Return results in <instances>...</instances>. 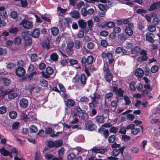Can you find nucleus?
<instances>
[{
	"instance_id": "obj_54",
	"label": "nucleus",
	"mask_w": 160,
	"mask_h": 160,
	"mask_svg": "<svg viewBox=\"0 0 160 160\" xmlns=\"http://www.w3.org/2000/svg\"><path fill=\"white\" fill-rule=\"evenodd\" d=\"M62 133V132H58L56 134H55L54 132L52 130V131L49 134L50 136L52 137H56L58 136L60 134Z\"/></svg>"
},
{
	"instance_id": "obj_51",
	"label": "nucleus",
	"mask_w": 160,
	"mask_h": 160,
	"mask_svg": "<svg viewBox=\"0 0 160 160\" xmlns=\"http://www.w3.org/2000/svg\"><path fill=\"white\" fill-rule=\"evenodd\" d=\"M74 44L73 42H68L67 46L66 48L73 49Z\"/></svg>"
},
{
	"instance_id": "obj_60",
	"label": "nucleus",
	"mask_w": 160,
	"mask_h": 160,
	"mask_svg": "<svg viewBox=\"0 0 160 160\" xmlns=\"http://www.w3.org/2000/svg\"><path fill=\"white\" fill-rule=\"evenodd\" d=\"M14 160H23V158L21 154H17L14 157Z\"/></svg>"
},
{
	"instance_id": "obj_1",
	"label": "nucleus",
	"mask_w": 160,
	"mask_h": 160,
	"mask_svg": "<svg viewBox=\"0 0 160 160\" xmlns=\"http://www.w3.org/2000/svg\"><path fill=\"white\" fill-rule=\"evenodd\" d=\"M19 25L22 26L24 28L27 29L31 28L33 26L31 22L26 19H23L19 23Z\"/></svg>"
},
{
	"instance_id": "obj_27",
	"label": "nucleus",
	"mask_w": 160,
	"mask_h": 160,
	"mask_svg": "<svg viewBox=\"0 0 160 160\" xmlns=\"http://www.w3.org/2000/svg\"><path fill=\"white\" fill-rule=\"evenodd\" d=\"M43 47L46 48L47 49L49 48V41L48 39L45 40L42 44Z\"/></svg>"
},
{
	"instance_id": "obj_19",
	"label": "nucleus",
	"mask_w": 160,
	"mask_h": 160,
	"mask_svg": "<svg viewBox=\"0 0 160 160\" xmlns=\"http://www.w3.org/2000/svg\"><path fill=\"white\" fill-rule=\"evenodd\" d=\"M40 34V31L38 28L34 29L32 33V36L35 38H37L39 36Z\"/></svg>"
},
{
	"instance_id": "obj_39",
	"label": "nucleus",
	"mask_w": 160,
	"mask_h": 160,
	"mask_svg": "<svg viewBox=\"0 0 160 160\" xmlns=\"http://www.w3.org/2000/svg\"><path fill=\"white\" fill-rule=\"evenodd\" d=\"M29 129L30 132L32 133H35L38 130L37 127L33 125H31L29 127Z\"/></svg>"
},
{
	"instance_id": "obj_12",
	"label": "nucleus",
	"mask_w": 160,
	"mask_h": 160,
	"mask_svg": "<svg viewBox=\"0 0 160 160\" xmlns=\"http://www.w3.org/2000/svg\"><path fill=\"white\" fill-rule=\"evenodd\" d=\"M154 35L150 32H147L146 34V40L149 42L153 43L154 40L153 39L154 38Z\"/></svg>"
},
{
	"instance_id": "obj_41",
	"label": "nucleus",
	"mask_w": 160,
	"mask_h": 160,
	"mask_svg": "<svg viewBox=\"0 0 160 160\" xmlns=\"http://www.w3.org/2000/svg\"><path fill=\"white\" fill-rule=\"evenodd\" d=\"M147 29L149 31L153 32L156 30V28L153 25H150L148 26Z\"/></svg>"
},
{
	"instance_id": "obj_52",
	"label": "nucleus",
	"mask_w": 160,
	"mask_h": 160,
	"mask_svg": "<svg viewBox=\"0 0 160 160\" xmlns=\"http://www.w3.org/2000/svg\"><path fill=\"white\" fill-rule=\"evenodd\" d=\"M34 160H41V156L39 152L37 151L36 152Z\"/></svg>"
},
{
	"instance_id": "obj_26",
	"label": "nucleus",
	"mask_w": 160,
	"mask_h": 160,
	"mask_svg": "<svg viewBox=\"0 0 160 160\" xmlns=\"http://www.w3.org/2000/svg\"><path fill=\"white\" fill-rule=\"evenodd\" d=\"M7 16V12L3 7H0V16L5 17Z\"/></svg>"
},
{
	"instance_id": "obj_17",
	"label": "nucleus",
	"mask_w": 160,
	"mask_h": 160,
	"mask_svg": "<svg viewBox=\"0 0 160 160\" xmlns=\"http://www.w3.org/2000/svg\"><path fill=\"white\" fill-rule=\"evenodd\" d=\"M92 150L95 153H104L106 151V150L103 149L98 148H97L94 147L92 149Z\"/></svg>"
},
{
	"instance_id": "obj_20",
	"label": "nucleus",
	"mask_w": 160,
	"mask_h": 160,
	"mask_svg": "<svg viewBox=\"0 0 160 160\" xmlns=\"http://www.w3.org/2000/svg\"><path fill=\"white\" fill-rule=\"evenodd\" d=\"M141 51L140 48L138 46H136L132 49L131 52L132 54H136Z\"/></svg>"
},
{
	"instance_id": "obj_40",
	"label": "nucleus",
	"mask_w": 160,
	"mask_h": 160,
	"mask_svg": "<svg viewBox=\"0 0 160 160\" xmlns=\"http://www.w3.org/2000/svg\"><path fill=\"white\" fill-rule=\"evenodd\" d=\"M20 117L21 119L23 120L25 122H27L28 120V119L27 115L24 113H21Z\"/></svg>"
},
{
	"instance_id": "obj_16",
	"label": "nucleus",
	"mask_w": 160,
	"mask_h": 160,
	"mask_svg": "<svg viewBox=\"0 0 160 160\" xmlns=\"http://www.w3.org/2000/svg\"><path fill=\"white\" fill-rule=\"evenodd\" d=\"M22 36L24 40L30 38V32L28 31L22 32Z\"/></svg>"
},
{
	"instance_id": "obj_29",
	"label": "nucleus",
	"mask_w": 160,
	"mask_h": 160,
	"mask_svg": "<svg viewBox=\"0 0 160 160\" xmlns=\"http://www.w3.org/2000/svg\"><path fill=\"white\" fill-rule=\"evenodd\" d=\"M98 7L99 9L102 11H104L105 10L106 11L108 9V6L107 5H103L101 4H98Z\"/></svg>"
},
{
	"instance_id": "obj_10",
	"label": "nucleus",
	"mask_w": 160,
	"mask_h": 160,
	"mask_svg": "<svg viewBox=\"0 0 160 160\" xmlns=\"http://www.w3.org/2000/svg\"><path fill=\"white\" fill-rule=\"evenodd\" d=\"M8 94V97L9 99H13L16 97L18 95L15 92H12L11 90H7L5 92L4 95Z\"/></svg>"
},
{
	"instance_id": "obj_42",
	"label": "nucleus",
	"mask_w": 160,
	"mask_h": 160,
	"mask_svg": "<svg viewBox=\"0 0 160 160\" xmlns=\"http://www.w3.org/2000/svg\"><path fill=\"white\" fill-rule=\"evenodd\" d=\"M67 102L68 105L71 106H73L75 105V102L74 101L71 99H68Z\"/></svg>"
},
{
	"instance_id": "obj_23",
	"label": "nucleus",
	"mask_w": 160,
	"mask_h": 160,
	"mask_svg": "<svg viewBox=\"0 0 160 160\" xmlns=\"http://www.w3.org/2000/svg\"><path fill=\"white\" fill-rule=\"evenodd\" d=\"M58 15L62 16L66 12L67 10L65 9L62 8L60 7H58Z\"/></svg>"
},
{
	"instance_id": "obj_62",
	"label": "nucleus",
	"mask_w": 160,
	"mask_h": 160,
	"mask_svg": "<svg viewBox=\"0 0 160 160\" xmlns=\"http://www.w3.org/2000/svg\"><path fill=\"white\" fill-rule=\"evenodd\" d=\"M75 157V155L73 153L69 154L67 156V158L68 160H72Z\"/></svg>"
},
{
	"instance_id": "obj_31",
	"label": "nucleus",
	"mask_w": 160,
	"mask_h": 160,
	"mask_svg": "<svg viewBox=\"0 0 160 160\" xmlns=\"http://www.w3.org/2000/svg\"><path fill=\"white\" fill-rule=\"evenodd\" d=\"M154 15H153V16L154 17V18L152 20V23L155 25H158L160 22V20L159 18L156 16V15L154 14Z\"/></svg>"
},
{
	"instance_id": "obj_53",
	"label": "nucleus",
	"mask_w": 160,
	"mask_h": 160,
	"mask_svg": "<svg viewBox=\"0 0 160 160\" xmlns=\"http://www.w3.org/2000/svg\"><path fill=\"white\" fill-rule=\"evenodd\" d=\"M75 48L77 49H79L81 47V43L78 40H76L75 41Z\"/></svg>"
},
{
	"instance_id": "obj_33",
	"label": "nucleus",
	"mask_w": 160,
	"mask_h": 160,
	"mask_svg": "<svg viewBox=\"0 0 160 160\" xmlns=\"http://www.w3.org/2000/svg\"><path fill=\"white\" fill-rule=\"evenodd\" d=\"M36 75V72H33L27 76V78L29 81L32 80L34 78Z\"/></svg>"
},
{
	"instance_id": "obj_13",
	"label": "nucleus",
	"mask_w": 160,
	"mask_h": 160,
	"mask_svg": "<svg viewBox=\"0 0 160 160\" xmlns=\"http://www.w3.org/2000/svg\"><path fill=\"white\" fill-rule=\"evenodd\" d=\"M144 72L141 68H137L135 72V75L138 78H141L143 75Z\"/></svg>"
},
{
	"instance_id": "obj_7",
	"label": "nucleus",
	"mask_w": 160,
	"mask_h": 160,
	"mask_svg": "<svg viewBox=\"0 0 160 160\" xmlns=\"http://www.w3.org/2000/svg\"><path fill=\"white\" fill-rule=\"evenodd\" d=\"M93 60V57L92 56H88L87 58H82L81 60V62L82 63L89 64H91Z\"/></svg>"
},
{
	"instance_id": "obj_63",
	"label": "nucleus",
	"mask_w": 160,
	"mask_h": 160,
	"mask_svg": "<svg viewBox=\"0 0 160 160\" xmlns=\"http://www.w3.org/2000/svg\"><path fill=\"white\" fill-rule=\"evenodd\" d=\"M7 111L6 108L4 106H2L0 107V114H3L6 113Z\"/></svg>"
},
{
	"instance_id": "obj_44",
	"label": "nucleus",
	"mask_w": 160,
	"mask_h": 160,
	"mask_svg": "<svg viewBox=\"0 0 160 160\" xmlns=\"http://www.w3.org/2000/svg\"><path fill=\"white\" fill-rule=\"evenodd\" d=\"M118 38L122 41H125L127 38V36L123 34H120L118 35Z\"/></svg>"
},
{
	"instance_id": "obj_6",
	"label": "nucleus",
	"mask_w": 160,
	"mask_h": 160,
	"mask_svg": "<svg viewBox=\"0 0 160 160\" xmlns=\"http://www.w3.org/2000/svg\"><path fill=\"white\" fill-rule=\"evenodd\" d=\"M102 56L103 58H107L108 60V62L110 63H112L114 60L112 57V54L111 53L103 52L102 54Z\"/></svg>"
},
{
	"instance_id": "obj_56",
	"label": "nucleus",
	"mask_w": 160,
	"mask_h": 160,
	"mask_svg": "<svg viewBox=\"0 0 160 160\" xmlns=\"http://www.w3.org/2000/svg\"><path fill=\"white\" fill-rule=\"evenodd\" d=\"M121 30V28L119 27H115L113 29V31L115 33H118L120 32Z\"/></svg>"
},
{
	"instance_id": "obj_34",
	"label": "nucleus",
	"mask_w": 160,
	"mask_h": 160,
	"mask_svg": "<svg viewBox=\"0 0 160 160\" xmlns=\"http://www.w3.org/2000/svg\"><path fill=\"white\" fill-rule=\"evenodd\" d=\"M86 77L85 74H82L81 75L80 80L81 83L82 84H85L86 83Z\"/></svg>"
},
{
	"instance_id": "obj_50",
	"label": "nucleus",
	"mask_w": 160,
	"mask_h": 160,
	"mask_svg": "<svg viewBox=\"0 0 160 160\" xmlns=\"http://www.w3.org/2000/svg\"><path fill=\"white\" fill-rule=\"evenodd\" d=\"M88 24V28L90 29L91 30L92 28L93 27V22L92 19H90L88 20L87 22Z\"/></svg>"
},
{
	"instance_id": "obj_18",
	"label": "nucleus",
	"mask_w": 160,
	"mask_h": 160,
	"mask_svg": "<svg viewBox=\"0 0 160 160\" xmlns=\"http://www.w3.org/2000/svg\"><path fill=\"white\" fill-rule=\"evenodd\" d=\"M70 14L72 18H77L80 17L79 12L77 11H72L70 13Z\"/></svg>"
},
{
	"instance_id": "obj_49",
	"label": "nucleus",
	"mask_w": 160,
	"mask_h": 160,
	"mask_svg": "<svg viewBox=\"0 0 160 160\" xmlns=\"http://www.w3.org/2000/svg\"><path fill=\"white\" fill-rule=\"evenodd\" d=\"M130 151L133 153H138L139 152V148L136 147H133L130 148Z\"/></svg>"
},
{
	"instance_id": "obj_45",
	"label": "nucleus",
	"mask_w": 160,
	"mask_h": 160,
	"mask_svg": "<svg viewBox=\"0 0 160 160\" xmlns=\"http://www.w3.org/2000/svg\"><path fill=\"white\" fill-rule=\"evenodd\" d=\"M40 84L44 87H46L48 85V82L46 80L42 79L40 80Z\"/></svg>"
},
{
	"instance_id": "obj_8",
	"label": "nucleus",
	"mask_w": 160,
	"mask_h": 160,
	"mask_svg": "<svg viewBox=\"0 0 160 160\" xmlns=\"http://www.w3.org/2000/svg\"><path fill=\"white\" fill-rule=\"evenodd\" d=\"M93 97H91L92 101L94 102V103L97 104L98 103V100L101 99V96L97 92H95L93 93Z\"/></svg>"
},
{
	"instance_id": "obj_14",
	"label": "nucleus",
	"mask_w": 160,
	"mask_h": 160,
	"mask_svg": "<svg viewBox=\"0 0 160 160\" xmlns=\"http://www.w3.org/2000/svg\"><path fill=\"white\" fill-rule=\"evenodd\" d=\"M112 91L119 96H123V91L120 88L118 89L117 87H114L113 88Z\"/></svg>"
},
{
	"instance_id": "obj_3",
	"label": "nucleus",
	"mask_w": 160,
	"mask_h": 160,
	"mask_svg": "<svg viewBox=\"0 0 160 160\" xmlns=\"http://www.w3.org/2000/svg\"><path fill=\"white\" fill-rule=\"evenodd\" d=\"M41 73L42 77L47 78L50 77V75L53 73V70L52 68L49 67L47 68L45 71H42Z\"/></svg>"
},
{
	"instance_id": "obj_38",
	"label": "nucleus",
	"mask_w": 160,
	"mask_h": 160,
	"mask_svg": "<svg viewBox=\"0 0 160 160\" xmlns=\"http://www.w3.org/2000/svg\"><path fill=\"white\" fill-rule=\"evenodd\" d=\"M117 105L118 103L116 101H113L111 102V108H112V111H114L116 110L117 107Z\"/></svg>"
},
{
	"instance_id": "obj_58",
	"label": "nucleus",
	"mask_w": 160,
	"mask_h": 160,
	"mask_svg": "<svg viewBox=\"0 0 160 160\" xmlns=\"http://www.w3.org/2000/svg\"><path fill=\"white\" fill-rule=\"evenodd\" d=\"M25 44L26 46H30L32 43V40L30 38L25 40Z\"/></svg>"
},
{
	"instance_id": "obj_4",
	"label": "nucleus",
	"mask_w": 160,
	"mask_h": 160,
	"mask_svg": "<svg viewBox=\"0 0 160 160\" xmlns=\"http://www.w3.org/2000/svg\"><path fill=\"white\" fill-rule=\"evenodd\" d=\"M146 52L144 50H142L140 52V55L137 58V61L139 62H142L147 60Z\"/></svg>"
},
{
	"instance_id": "obj_21",
	"label": "nucleus",
	"mask_w": 160,
	"mask_h": 160,
	"mask_svg": "<svg viewBox=\"0 0 160 160\" xmlns=\"http://www.w3.org/2000/svg\"><path fill=\"white\" fill-rule=\"evenodd\" d=\"M78 23L79 27L82 28H84L87 25V23L82 19L78 20Z\"/></svg>"
},
{
	"instance_id": "obj_37",
	"label": "nucleus",
	"mask_w": 160,
	"mask_h": 160,
	"mask_svg": "<svg viewBox=\"0 0 160 160\" xmlns=\"http://www.w3.org/2000/svg\"><path fill=\"white\" fill-rule=\"evenodd\" d=\"M51 59L53 61H56L58 60V56L56 53H53L50 55Z\"/></svg>"
},
{
	"instance_id": "obj_48",
	"label": "nucleus",
	"mask_w": 160,
	"mask_h": 160,
	"mask_svg": "<svg viewBox=\"0 0 160 160\" xmlns=\"http://www.w3.org/2000/svg\"><path fill=\"white\" fill-rule=\"evenodd\" d=\"M116 137L115 135H112L108 138V142L111 143H113L115 140Z\"/></svg>"
},
{
	"instance_id": "obj_32",
	"label": "nucleus",
	"mask_w": 160,
	"mask_h": 160,
	"mask_svg": "<svg viewBox=\"0 0 160 160\" xmlns=\"http://www.w3.org/2000/svg\"><path fill=\"white\" fill-rule=\"evenodd\" d=\"M115 25V23L112 21H109L106 22L105 26L109 28H112Z\"/></svg>"
},
{
	"instance_id": "obj_57",
	"label": "nucleus",
	"mask_w": 160,
	"mask_h": 160,
	"mask_svg": "<svg viewBox=\"0 0 160 160\" xmlns=\"http://www.w3.org/2000/svg\"><path fill=\"white\" fill-rule=\"evenodd\" d=\"M11 17L13 19H15L18 16V13L17 12L13 11L11 13Z\"/></svg>"
},
{
	"instance_id": "obj_22",
	"label": "nucleus",
	"mask_w": 160,
	"mask_h": 160,
	"mask_svg": "<svg viewBox=\"0 0 160 160\" xmlns=\"http://www.w3.org/2000/svg\"><path fill=\"white\" fill-rule=\"evenodd\" d=\"M51 32L53 35H56L59 32L58 28L56 27H53L51 28Z\"/></svg>"
},
{
	"instance_id": "obj_25",
	"label": "nucleus",
	"mask_w": 160,
	"mask_h": 160,
	"mask_svg": "<svg viewBox=\"0 0 160 160\" xmlns=\"http://www.w3.org/2000/svg\"><path fill=\"white\" fill-rule=\"evenodd\" d=\"M39 58L37 54L36 53H33L31 57V59L32 62H35L38 61Z\"/></svg>"
},
{
	"instance_id": "obj_43",
	"label": "nucleus",
	"mask_w": 160,
	"mask_h": 160,
	"mask_svg": "<svg viewBox=\"0 0 160 160\" xmlns=\"http://www.w3.org/2000/svg\"><path fill=\"white\" fill-rule=\"evenodd\" d=\"M55 147H58L61 146L62 144V141L61 140H58L54 142Z\"/></svg>"
},
{
	"instance_id": "obj_9",
	"label": "nucleus",
	"mask_w": 160,
	"mask_h": 160,
	"mask_svg": "<svg viewBox=\"0 0 160 160\" xmlns=\"http://www.w3.org/2000/svg\"><path fill=\"white\" fill-rule=\"evenodd\" d=\"M16 73L17 76L21 77L25 74V71L22 67H19L16 70Z\"/></svg>"
},
{
	"instance_id": "obj_64",
	"label": "nucleus",
	"mask_w": 160,
	"mask_h": 160,
	"mask_svg": "<svg viewBox=\"0 0 160 160\" xmlns=\"http://www.w3.org/2000/svg\"><path fill=\"white\" fill-rule=\"evenodd\" d=\"M140 131V129L137 128H133L132 130V133L133 134H137Z\"/></svg>"
},
{
	"instance_id": "obj_36",
	"label": "nucleus",
	"mask_w": 160,
	"mask_h": 160,
	"mask_svg": "<svg viewBox=\"0 0 160 160\" xmlns=\"http://www.w3.org/2000/svg\"><path fill=\"white\" fill-rule=\"evenodd\" d=\"M18 30V28L17 27H12L9 28V32L16 34Z\"/></svg>"
},
{
	"instance_id": "obj_59",
	"label": "nucleus",
	"mask_w": 160,
	"mask_h": 160,
	"mask_svg": "<svg viewBox=\"0 0 160 160\" xmlns=\"http://www.w3.org/2000/svg\"><path fill=\"white\" fill-rule=\"evenodd\" d=\"M66 52L68 55H72L74 53V50L73 49L66 48Z\"/></svg>"
},
{
	"instance_id": "obj_11",
	"label": "nucleus",
	"mask_w": 160,
	"mask_h": 160,
	"mask_svg": "<svg viewBox=\"0 0 160 160\" xmlns=\"http://www.w3.org/2000/svg\"><path fill=\"white\" fill-rule=\"evenodd\" d=\"M0 152L1 155L4 156H9L11 158H12L10 152L6 149L3 147L0 149Z\"/></svg>"
},
{
	"instance_id": "obj_15",
	"label": "nucleus",
	"mask_w": 160,
	"mask_h": 160,
	"mask_svg": "<svg viewBox=\"0 0 160 160\" xmlns=\"http://www.w3.org/2000/svg\"><path fill=\"white\" fill-rule=\"evenodd\" d=\"M28 105V102L27 100L25 98H22L20 101V105L22 108L27 107Z\"/></svg>"
},
{
	"instance_id": "obj_47",
	"label": "nucleus",
	"mask_w": 160,
	"mask_h": 160,
	"mask_svg": "<svg viewBox=\"0 0 160 160\" xmlns=\"http://www.w3.org/2000/svg\"><path fill=\"white\" fill-rule=\"evenodd\" d=\"M118 130V128L116 127H112L110 129L109 132L112 133H116Z\"/></svg>"
},
{
	"instance_id": "obj_5",
	"label": "nucleus",
	"mask_w": 160,
	"mask_h": 160,
	"mask_svg": "<svg viewBox=\"0 0 160 160\" xmlns=\"http://www.w3.org/2000/svg\"><path fill=\"white\" fill-rule=\"evenodd\" d=\"M133 25L132 23H130L128 24V26L126 27L125 31L126 33L129 36H131L133 33L132 28Z\"/></svg>"
},
{
	"instance_id": "obj_35",
	"label": "nucleus",
	"mask_w": 160,
	"mask_h": 160,
	"mask_svg": "<svg viewBox=\"0 0 160 160\" xmlns=\"http://www.w3.org/2000/svg\"><path fill=\"white\" fill-rule=\"evenodd\" d=\"M9 115L10 118L14 119L16 118L17 114L16 112L12 111L9 112Z\"/></svg>"
},
{
	"instance_id": "obj_46",
	"label": "nucleus",
	"mask_w": 160,
	"mask_h": 160,
	"mask_svg": "<svg viewBox=\"0 0 160 160\" xmlns=\"http://www.w3.org/2000/svg\"><path fill=\"white\" fill-rule=\"evenodd\" d=\"M76 114H74V116L73 117V119L70 122V123L72 124L77 123L79 122V120L77 118L75 117Z\"/></svg>"
},
{
	"instance_id": "obj_28",
	"label": "nucleus",
	"mask_w": 160,
	"mask_h": 160,
	"mask_svg": "<svg viewBox=\"0 0 160 160\" xmlns=\"http://www.w3.org/2000/svg\"><path fill=\"white\" fill-rule=\"evenodd\" d=\"M96 120L99 123H102L104 121V118L102 116H98L96 117Z\"/></svg>"
},
{
	"instance_id": "obj_24",
	"label": "nucleus",
	"mask_w": 160,
	"mask_h": 160,
	"mask_svg": "<svg viewBox=\"0 0 160 160\" xmlns=\"http://www.w3.org/2000/svg\"><path fill=\"white\" fill-rule=\"evenodd\" d=\"M105 78L107 82L111 81L112 78V74L110 73H107V74L105 77Z\"/></svg>"
},
{
	"instance_id": "obj_2",
	"label": "nucleus",
	"mask_w": 160,
	"mask_h": 160,
	"mask_svg": "<svg viewBox=\"0 0 160 160\" xmlns=\"http://www.w3.org/2000/svg\"><path fill=\"white\" fill-rule=\"evenodd\" d=\"M85 128L86 130L92 131L95 130L97 126L92 121L89 120L86 122Z\"/></svg>"
},
{
	"instance_id": "obj_55",
	"label": "nucleus",
	"mask_w": 160,
	"mask_h": 160,
	"mask_svg": "<svg viewBox=\"0 0 160 160\" xmlns=\"http://www.w3.org/2000/svg\"><path fill=\"white\" fill-rule=\"evenodd\" d=\"M2 81L5 85L6 86L8 85L11 82L10 80L6 78H3Z\"/></svg>"
},
{
	"instance_id": "obj_30",
	"label": "nucleus",
	"mask_w": 160,
	"mask_h": 160,
	"mask_svg": "<svg viewBox=\"0 0 160 160\" xmlns=\"http://www.w3.org/2000/svg\"><path fill=\"white\" fill-rule=\"evenodd\" d=\"M159 4L158 2L154 3L152 4L148 9V10L152 11L155 10L157 8L159 7Z\"/></svg>"
},
{
	"instance_id": "obj_61",
	"label": "nucleus",
	"mask_w": 160,
	"mask_h": 160,
	"mask_svg": "<svg viewBox=\"0 0 160 160\" xmlns=\"http://www.w3.org/2000/svg\"><path fill=\"white\" fill-rule=\"evenodd\" d=\"M158 67L156 65L153 66L151 68V72L153 73L156 72L158 70Z\"/></svg>"
}]
</instances>
